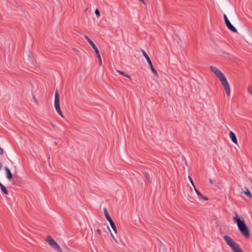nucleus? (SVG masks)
Segmentation results:
<instances>
[{
	"label": "nucleus",
	"mask_w": 252,
	"mask_h": 252,
	"mask_svg": "<svg viewBox=\"0 0 252 252\" xmlns=\"http://www.w3.org/2000/svg\"><path fill=\"white\" fill-rule=\"evenodd\" d=\"M210 68L220 80L226 94L229 96L230 95V86L224 75L218 68L214 66H210Z\"/></svg>",
	"instance_id": "f257e3e1"
},
{
	"label": "nucleus",
	"mask_w": 252,
	"mask_h": 252,
	"mask_svg": "<svg viewBox=\"0 0 252 252\" xmlns=\"http://www.w3.org/2000/svg\"><path fill=\"white\" fill-rule=\"evenodd\" d=\"M233 221L236 222L237 224L238 228L241 233L246 238H248L250 236L249 230L248 227L247 226L245 220L243 218L241 219L238 217V216L235 213V216L233 217Z\"/></svg>",
	"instance_id": "f03ea898"
},
{
	"label": "nucleus",
	"mask_w": 252,
	"mask_h": 252,
	"mask_svg": "<svg viewBox=\"0 0 252 252\" xmlns=\"http://www.w3.org/2000/svg\"><path fill=\"white\" fill-rule=\"evenodd\" d=\"M223 239L227 245L231 248L234 252H244L241 250L239 245L235 242L230 236L224 235Z\"/></svg>",
	"instance_id": "7ed1b4c3"
},
{
	"label": "nucleus",
	"mask_w": 252,
	"mask_h": 252,
	"mask_svg": "<svg viewBox=\"0 0 252 252\" xmlns=\"http://www.w3.org/2000/svg\"><path fill=\"white\" fill-rule=\"evenodd\" d=\"M54 105L57 113L59 114V115L63 117V116L60 105V96L57 90H56L55 94Z\"/></svg>",
	"instance_id": "20e7f679"
},
{
	"label": "nucleus",
	"mask_w": 252,
	"mask_h": 252,
	"mask_svg": "<svg viewBox=\"0 0 252 252\" xmlns=\"http://www.w3.org/2000/svg\"><path fill=\"white\" fill-rule=\"evenodd\" d=\"M142 54H143V55L145 57V58H146L149 65V66L152 71V72L153 73V74L157 77H158V72L157 71V70L155 69V68L153 66V63L151 61V59H150L149 57L148 56V55H147V54L143 50H142Z\"/></svg>",
	"instance_id": "39448f33"
},
{
	"label": "nucleus",
	"mask_w": 252,
	"mask_h": 252,
	"mask_svg": "<svg viewBox=\"0 0 252 252\" xmlns=\"http://www.w3.org/2000/svg\"><path fill=\"white\" fill-rule=\"evenodd\" d=\"M103 211H104V213L105 216L106 217V219L110 223V224L112 228L113 229V230L116 233H117V228L115 225V224L114 222L113 221V220L111 218L110 215H109V213H108V212L107 209L106 208H104L103 209Z\"/></svg>",
	"instance_id": "423d86ee"
},
{
	"label": "nucleus",
	"mask_w": 252,
	"mask_h": 252,
	"mask_svg": "<svg viewBox=\"0 0 252 252\" xmlns=\"http://www.w3.org/2000/svg\"><path fill=\"white\" fill-rule=\"evenodd\" d=\"M223 18L225 24L227 27V28L231 32H237V29L231 24L228 19L227 18L226 15L224 14H223Z\"/></svg>",
	"instance_id": "0eeeda50"
},
{
	"label": "nucleus",
	"mask_w": 252,
	"mask_h": 252,
	"mask_svg": "<svg viewBox=\"0 0 252 252\" xmlns=\"http://www.w3.org/2000/svg\"><path fill=\"white\" fill-rule=\"evenodd\" d=\"M84 37L88 41L89 44L91 45V46L94 50V52L97 51L98 49L97 47L94 44V43L90 39V38L87 35H85Z\"/></svg>",
	"instance_id": "6e6552de"
},
{
	"label": "nucleus",
	"mask_w": 252,
	"mask_h": 252,
	"mask_svg": "<svg viewBox=\"0 0 252 252\" xmlns=\"http://www.w3.org/2000/svg\"><path fill=\"white\" fill-rule=\"evenodd\" d=\"M46 241L52 247L57 243L55 240L50 235L47 236Z\"/></svg>",
	"instance_id": "1a4fd4ad"
},
{
	"label": "nucleus",
	"mask_w": 252,
	"mask_h": 252,
	"mask_svg": "<svg viewBox=\"0 0 252 252\" xmlns=\"http://www.w3.org/2000/svg\"><path fill=\"white\" fill-rule=\"evenodd\" d=\"M229 137L231 141L235 144L237 143V137L235 134L232 131L229 132Z\"/></svg>",
	"instance_id": "9d476101"
},
{
	"label": "nucleus",
	"mask_w": 252,
	"mask_h": 252,
	"mask_svg": "<svg viewBox=\"0 0 252 252\" xmlns=\"http://www.w3.org/2000/svg\"><path fill=\"white\" fill-rule=\"evenodd\" d=\"M194 189H195V191L197 195L198 196V197L200 199H201L204 200H207L208 199V198L207 196L203 195L201 193V192L198 189H196L195 187H194Z\"/></svg>",
	"instance_id": "9b49d317"
},
{
	"label": "nucleus",
	"mask_w": 252,
	"mask_h": 252,
	"mask_svg": "<svg viewBox=\"0 0 252 252\" xmlns=\"http://www.w3.org/2000/svg\"><path fill=\"white\" fill-rule=\"evenodd\" d=\"M5 170L6 174V177L8 180H11L12 178L13 175L12 173L11 172L10 169L7 167H6L5 168Z\"/></svg>",
	"instance_id": "f8f14e48"
},
{
	"label": "nucleus",
	"mask_w": 252,
	"mask_h": 252,
	"mask_svg": "<svg viewBox=\"0 0 252 252\" xmlns=\"http://www.w3.org/2000/svg\"><path fill=\"white\" fill-rule=\"evenodd\" d=\"M117 72H118L120 74L128 78L130 80H131V78L130 77V76L127 74H126L125 72L120 71L119 70H117Z\"/></svg>",
	"instance_id": "ddd939ff"
},
{
	"label": "nucleus",
	"mask_w": 252,
	"mask_h": 252,
	"mask_svg": "<svg viewBox=\"0 0 252 252\" xmlns=\"http://www.w3.org/2000/svg\"><path fill=\"white\" fill-rule=\"evenodd\" d=\"M53 249L58 251V252H63L60 246L56 243L54 246L52 247Z\"/></svg>",
	"instance_id": "4468645a"
},
{
	"label": "nucleus",
	"mask_w": 252,
	"mask_h": 252,
	"mask_svg": "<svg viewBox=\"0 0 252 252\" xmlns=\"http://www.w3.org/2000/svg\"><path fill=\"white\" fill-rule=\"evenodd\" d=\"M244 193L247 197L252 199V195L249 189H247L246 191H244Z\"/></svg>",
	"instance_id": "2eb2a0df"
},
{
	"label": "nucleus",
	"mask_w": 252,
	"mask_h": 252,
	"mask_svg": "<svg viewBox=\"0 0 252 252\" xmlns=\"http://www.w3.org/2000/svg\"><path fill=\"white\" fill-rule=\"evenodd\" d=\"M144 175L145 176V177L147 179V181H148V182L149 183H151L152 182V180L150 178V176L149 175V174L146 172H145L144 173Z\"/></svg>",
	"instance_id": "dca6fc26"
},
{
	"label": "nucleus",
	"mask_w": 252,
	"mask_h": 252,
	"mask_svg": "<svg viewBox=\"0 0 252 252\" xmlns=\"http://www.w3.org/2000/svg\"><path fill=\"white\" fill-rule=\"evenodd\" d=\"M94 13L97 17H99L100 16V12L97 8H96L94 11Z\"/></svg>",
	"instance_id": "f3484780"
},
{
	"label": "nucleus",
	"mask_w": 252,
	"mask_h": 252,
	"mask_svg": "<svg viewBox=\"0 0 252 252\" xmlns=\"http://www.w3.org/2000/svg\"><path fill=\"white\" fill-rule=\"evenodd\" d=\"M95 53L96 54L97 57L99 59V60L100 59H101V57H100V53H99V52L98 50H97V51L95 52Z\"/></svg>",
	"instance_id": "a211bd4d"
},
{
	"label": "nucleus",
	"mask_w": 252,
	"mask_h": 252,
	"mask_svg": "<svg viewBox=\"0 0 252 252\" xmlns=\"http://www.w3.org/2000/svg\"><path fill=\"white\" fill-rule=\"evenodd\" d=\"M248 90L249 93L251 94L252 96V87H249L248 88Z\"/></svg>",
	"instance_id": "6ab92c4d"
},
{
	"label": "nucleus",
	"mask_w": 252,
	"mask_h": 252,
	"mask_svg": "<svg viewBox=\"0 0 252 252\" xmlns=\"http://www.w3.org/2000/svg\"><path fill=\"white\" fill-rule=\"evenodd\" d=\"M189 181L190 182L191 184L193 185V187H194H194H195V186H194V185L193 182V181H192V179H191V177L189 176Z\"/></svg>",
	"instance_id": "aec40b11"
},
{
	"label": "nucleus",
	"mask_w": 252,
	"mask_h": 252,
	"mask_svg": "<svg viewBox=\"0 0 252 252\" xmlns=\"http://www.w3.org/2000/svg\"><path fill=\"white\" fill-rule=\"evenodd\" d=\"M3 153V149L0 147V155H2Z\"/></svg>",
	"instance_id": "412c9836"
},
{
	"label": "nucleus",
	"mask_w": 252,
	"mask_h": 252,
	"mask_svg": "<svg viewBox=\"0 0 252 252\" xmlns=\"http://www.w3.org/2000/svg\"><path fill=\"white\" fill-rule=\"evenodd\" d=\"M96 232L99 234V235H101V230L99 229H97L96 230Z\"/></svg>",
	"instance_id": "4be33fe9"
},
{
	"label": "nucleus",
	"mask_w": 252,
	"mask_h": 252,
	"mask_svg": "<svg viewBox=\"0 0 252 252\" xmlns=\"http://www.w3.org/2000/svg\"><path fill=\"white\" fill-rule=\"evenodd\" d=\"M209 182L211 185H213V180L212 179H209Z\"/></svg>",
	"instance_id": "5701e85b"
},
{
	"label": "nucleus",
	"mask_w": 252,
	"mask_h": 252,
	"mask_svg": "<svg viewBox=\"0 0 252 252\" xmlns=\"http://www.w3.org/2000/svg\"><path fill=\"white\" fill-rule=\"evenodd\" d=\"M2 167V164L1 163V162H0V170H1V168Z\"/></svg>",
	"instance_id": "b1692460"
},
{
	"label": "nucleus",
	"mask_w": 252,
	"mask_h": 252,
	"mask_svg": "<svg viewBox=\"0 0 252 252\" xmlns=\"http://www.w3.org/2000/svg\"><path fill=\"white\" fill-rule=\"evenodd\" d=\"M140 1H141L142 3H145V2L144 0H139Z\"/></svg>",
	"instance_id": "393cba45"
},
{
	"label": "nucleus",
	"mask_w": 252,
	"mask_h": 252,
	"mask_svg": "<svg viewBox=\"0 0 252 252\" xmlns=\"http://www.w3.org/2000/svg\"><path fill=\"white\" fill-rule=\"evenodd\" d=\"M99 63L100 64H101L102 63V61H101V59H99Z\"/></svg>",
	"instance_id": "a878e982"
},
{
	"label": "nucleus",
	"mask_w": 252,
	"mask_h": 252,
	"mask_svg": "<svg viewBox=\"0 0 252 252\" xmlns=\"http://www.w3.org/2000/svg\"><path fill=\"white\" fill-rule=\"evenodd\" d=\"M33 98H34V100L36 101L35 97H34Z\"/></svg>",
	"instance_id": "bb28decb"
}]
</instances>
